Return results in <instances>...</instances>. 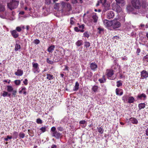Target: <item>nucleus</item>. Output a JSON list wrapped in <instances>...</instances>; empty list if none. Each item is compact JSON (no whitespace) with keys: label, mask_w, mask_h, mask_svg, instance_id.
<instances>
[{"label":"nucleus","mask_w":148,"mask_h":148,"mask_svg":"<svg viewBox=\"0 0 148 148\" xmlns=\"http://www.w3.org/2000/svg\"><path fill=\"white\" fill-rule=\"evenodd\" d=\"M18 3L19 2L18 1L12 0L11 2L8 3L7 6L8 8L12 10L17 8Z\"/></svg>","instance_id":"obj_1"},{"label":"nucleus","mask_w":148,"mask_h":148,"mask_svg":"<svg viewBox=\"0 0 148 148\" xmlns=\"http://www.w3.org/2000/svg\"><path fill=\"white\" fill-rule=\"evenodd\" d=\"M131 3L133 7L136 9H139L140 8L141 3L140 0H132Z\"/></svg>","instance_id":"obj_2"},{"label":"nucleus","mask_w":148,"mask_h":148,"mask_svg":"<svg viewBox=\"0 0 148 148\" xmlns=\"http://www.w3.org/2000/svg\"><path fill=\"white\" fill-rule=\"evenodd\" d=\"M100 3L103 4L104 7L103 11L105 12L110 9V4L107 2V0H100Z\"/></svg>","instance_id":"obj_3"},{"label":"nucleus","mask_w":148,"mask_h":148,"mask_svg":"<svg viewBox=\"0 0 148 148\" xmlns=\"http://www.w3.org/2000/svg\"><path fill=\"white\" fill-rule=\"evenodd\" d=\"M112 27L114 29H116L119 27L121 26L120 23L116 20L112 21Z\"/></svg>","instance_id":"obj_4"},{"label":"nucleus","mask_w":148,"mask_h":148,"mask_svg":"<svg viewBox=\"0 0 148 148\" xmlns=\"http://www.w3.org/2000/svg\"><path fill=\"white\" fill-rule=\"evenodd\" d=\"M9 16V13L7 12H5L2 14H0V17L2 18H7Z\"/></svg>","instance_id":"obj_5"},{"label":"nucleus","mask_w":148,"mask_h":148,"mask_svg":"<svg viewBox=\"0 0 148 148\" xmlns=\"http://www.w3.org/2000/svg\"><path fill=\"white\" fill-rule=\"evenodd\" d=\"M112 21H108L107 20H105L103 21V24L107 27L112 26Z\"/></svg>","instance_id":"obj_6"},{"label":"nucleus","mask_w":148,"mask_h":148,"mask_svg":"<svg viewBox=\"0 0 148 148\" xmlns=\"http://www.w3.org/2000/svg\"><path fill=\"white\" fill-rule=\"evenodd\" d=\"M114 74L113 71L112 70L108 69L106 71V75L109 78Z\"/></svg>","instance_id":"obj_7"},{"label":"nucleus","mask_w":148,"mask_h":148,"mask_svg":"<svg viewBox=\"0 0 148 148\" xmlns=\"http://www.w3.org/2000/svg\"><path fill=\"white\" fill-rule=\"evenodd\" d=\"M61 4L63 6L65 5V6L67 8V10L68 11H69L71 10V6L70 4L69 3L65 4V3L64 2H62L61 3Z\"/></svg>","instance_id":"obj_8"},{"label":"nucleus","mask_w":148,"mask_h":148,"mask_svg":"<svg viewBox=\"0 0 148 148\" xmlns=\"http://www.w3.org/2000/svg\"><path fill=\"white\" fill-rule=\"evenodd\" d=\"M114 16L113 12L110 11L108 12L107 14V18L109 19L113 18Z\"/></svg>","instance_id":"obj_9"},{"label":"nucleus","mask_w":148,"mask_h":148,"mask_svg":"<svg viewBox=\"0 0 148 148\" xmlns=\"http://www.w3.org/2000/svg\"><path fill=\"white\" fill-rule=\"evenodd\" d=\"M12 36L15 38H17L19 36L16 30H14L10 32Z\"/></svg>","instance_id":"obj_10"},{"label":"nucleus","mask_w":148,"mask_h":148,"mask_svg":"<svg viewBox=\"0 0 148 148\" xmlns=\"http://www.w3.org/2000/svg\"><path fill=\"white\" fill-rule=\"evenodd\" d=\"M92 18L93 20V21L94 23H96L97 22L98 18V17L96 15V14L95 13H92Z\"/></svg>","instance_id":"obj_11"},{"label":"nucleus","mask_w":148,"mask_h":148,"mask_svg":"<svg viewBox=\"0 0 148 148\" xmlns=\"http://www.w3.org/2000/svg\"><path fill=\"white\" fill-rule=\"evenodd\" d=\"M90 67L91 69L93 71H95L97 68V66L95 63H92L90 64Z\"/></svg>","instance_id":"obj_12"},{"label":"nucleus","mask_w":148,"mask_h":148,"mask_svg":"<svg viewBox=\"0 0 148 148\" xmlns=\"http://www.w3.org/2000/svg\"><path fill=\"white\" fill-rule=\"evenodd\" d=\"M141 77L143 78H146L148 77V74L147 72L145 71H143L141 74Z\"/></svg>","instance_id":"obj_13"},{"label":"nucleus","mask_w":148,"mask_h":148,"mask_svg":"<svg viewBox=\"0 0 148 148\" xmlns=\"http://www.w3.org/2000/svg\"><path fill=\"white\" fill-rule=\"evenodd\" d=\"M23 73V71L20 69H18L17 71L15 73V75L18 76H21L22 75Z\"/></svg>","instance_id":"obj_14"},{"label":"nucleus","mask_w":148,"mask_h":148,"mask_svg":"<svg viewBox=\"0 0 148 148\" xmlns=\"http://www.w3.org/2000/svg\"><path fill=\"white\" fill-rule=\"evenodd\" d=\"M52 135L53 136H54L57 138H59L60 137L61 134L59 133L56 131L53 132Z\"/></svg>","instance_id":"obj_15"},{"label":"nucleus","mask_w":148,"mask_h":148,"mask_svg":"<svg viewBox=\"0 0 148 148\" xmlns=\"http://www.w3.org/2000/svg\"><path fill=\"white\" fill-rule=\"evenodd\" d=\"M116 4H121V6H123L125 4L124 0H115Z\"/></svg>","instance_id":"obj_16"},{"label":"nucleus","mask_w":148,"mask_h":148,"mask_svg":"<svg viewBox=\"0 0 148 148\" xmlns=\"http://www.w3.org/2000/svg\"><path fill=\"white\" fill-rule=\"evenodd\" d=\"M21 90H20L19 91V93H21L22 92H23V93L25 95L26 94V89L25 88V87L24 86L22 87H21Z\"/></svg>","instance_id":"obj_17"},{"label":"nucleus","mask_w":148,"mask_h":148,"mask_svg":"<svg viewBox=\"0 0 148 148\" xmlns=\"http://www.w3.org/2000/svg\"><path fill=\"white\" fill-rule=\"evenodd\" d=\"M123 93L122 89L117 88L116 89V93L117 95H121L123 94Z\"/></svg>","instance_id":"obj_18"},{"label":"nucleus","mask_w":148,"mask_h":148,"mask_svg":"<svg viewBox=\"0 0 148 148\" xmlns=\"http://www.w3.org/2000/svg\"><path fill=\"white\" fill-rule=\"evenodd\" d=\"M118 4H116V6L115 8L116 11L118 13L120 12L121 10V8Z\"/></svg>","instance_id":"obj_19"},{"label":"nucleus","mask_w":148,"mask_h":148,"mask_svg":"<svg viewBox=\"0 0 148 148\" xmlns=\"http://www.w3.org/2000/svg\"><path fill=\"white\" fill-rule=\"evenodd\" d=\"M32 65L33 67V71L34 73H36V71H37V63L33 62L32 63Z\"/></svg>","instance_id":"obj_20"},{"label":"nucleus","mask_w":148,"mask_h":148,"mask_svg":"<svg viewBox=\"0 0 148 148\" xmlns=\"http://www.w3.org/2000/svg\"><path fill=\"white\" fill-rule=\"evenodd\" d=\"M5 10V6L1 3H0V12H3Z\"/></svg>","instance_id":"obj_21"},{"label":"nucleus","mask_w":148,"mask_h":148,"mask_svg":"<svg viewBox=\"0 0 148 148\" xmlns=\"http://www.w3.org/2000/svg\"><path fill=\"white\" fill-rule=\"evenodd\" d=\"M47 61L48 63L52 64H53L54 62H56V61L55 60L53 59L52 60L51 58H47Z\"/></svg>","instance_id":"obj_22"},{"label":"nucleus","mask_w":148,"mask_h":148,"mask_svg":"<svg viewBox=\"0 0 148 148\" xmlns=\"http://www.w3.org/2000/svg\"><path fill=\"white\" fill-rule=\"evenodd\" d=\"M130 121H131L132 123L133 124H137L138 123L137 120L134 118H130Z\"/></svg>","instance_id":"obj_23"},{"label":"nucleus","mask_w":148,"mask_h":148,"mask_svg":"<svg viewBox=\"0 0 148 148\" xmlns=\"http://www.w3.org/2000/svg\"><path fill=\"white\" fill-rule=\"evenodd\" d=\"M134 8L133 6L129 5L127 7V10L129 12H132L134 10Z\"/></svg>","instance_id":"obj_24"},{"label":"nucleus","mask_w":148,"mask_h":148,"mask_svg":"<svg viewBox=\"0 0 148 148\" xmlns=\"http://www.w3.org/2000/svg\"><path fill=\"white\" fill-rule=\"evenodd\" d=\"M142 6L144 8H145L148 5V3L147 1L145 0H143L142 2Z\"/></svg>","instance_id":"obj_25"},{"label":"nucleus","mask_w":148,"mask_h":148,"mask_svg":"<svg viewBox=\"0 0 148 148\" xmlns=\"http://www.w3.org/2000/svg\"><path fill=\"white\" fill-rule=\"evenodd\" d=\"M128 102L129 103H132L134 101V98L132 97H130L128 99Z\"/></svg>","instance_id":"obj_26"},{"label":"nucleus","mask_w":148,"mask_h":148,"mask_svg":"<svg viewBox=\"0 0 148 148\" xmlns=\"http://www.w3.org/2000/svg\"><path fill=\"white\" fill-rule=\"evenodd\" d=\"M79 84L77 82H76L75 85L73 89V90L74 91H76L79 88Z\"/></svg>","instance_id":"obj_27"},{"label":"nucleus","mask_w":148,"mask_h":148,"mask_svg":"<svg viewBox=\"0 0 148 148\" xmlns=\"http://www.w3.org/2000/svg\"><path fill=\"white\" fill-rule=\"evenodd\" d=\"M145 103H141L138 105V107L139 110H140L142 108H144L145 107Z\"/></svg>","instance_id":"obj_28"},{"label":"nucleus","mask_w":148,"mask_h":148,"mask_svg":"<svg viewBox=\"0 0 148 148\" xmlns=\"http://www.w3.org/2000/svg\"><path fill=\"white\" fill-rule=\"evenodd\" d=\"M7 90L9 92H12L13 90V88L10 86H7Z\"/></svg>","instance_id":"obj_29"},{"label":"nucleus","mask_w":148,"mask_h":148,"mask_svg":"<svg viewBox=\"0 0 148 148\" xmlns=\"http://www.w3.org/2000/svg\"><path fill=\"white\" fill-rule=\"evenodd\" d=\"M86 75L87 76V78L90 79L92 75V73L91 72H87Z\"/></svg>","instance_id":"obj_30"},{"label":"nucleus","mask_w":148,"mask_h":148,"mask_svg":"<svg viewBox=\"0 0 148 148\" xmlns=\"http://www.w3.org/2000/svg\"><path fill=\"white\" fill-rule=\"evenodd\" d=\"M47 78L49 80H51L53 79L54 77H53V76L49 74H47Z\"/></svg>","instance_id":"obj_31"},{"label":"nucleus","mask_w":148,"mask_h":148,"mask_svg":"<svg viewBox=\"0 0 148 148\" xmlns=\"http://www.w3.org/2000/svg\"><path fill=\"white\" fill-rule=\"evenodd\" d=\"M76 45L78 47H79L82 44V41L81 40H78L76 42Z\"/></svg>","instance_id":"obj_32"},{"label":"nucleus","mask_w":148,"mask_h":148,"mask_svg":"<svg viewBox=\"0 0 148 148\" xmlns=\"http://www.w3.org/2000/svg\"><path fill=\"white\" fill-rule=\"evenodd\" d=\"M54 46L52 45L49 47L48 49V51L49 52H52V51L54 50Z\"/></svg>","instance_id":"obj_33"},{"label":"nucleus","mask_w":148,"mask_h":148,"mask_svg":"<svg viewBox=\"0 0 148 148\" xmlns=\"http://www.w3.org/2000/svg\"><path fill=\"white\" fill-rule=\"evenodd\" d=\"M146 97V95L144 94H142L139 95H138L137 97L139 99H141L142 97L145 98Z\"/></svg>","instance_id":"obj_34"},{"label":"nucleus","mask_w":148,"mask_h":148,"mask_svg":"<svg viewBox=\"0 0 148 148\" xmlns=\"http://www.w3.org/2000/svg\"><path fill=\"white\" fill-rule=\"evenodd\" d=\"M20 49H21L20 45L19 44H16L15 45V51H17L18 50Z\"/></svg>","instance_id":"obj_35"},{"label":"nucleus","mask_w":148,"mask_h":148,"mask_svg":"<svg viewBox=\"0 0 148 148\" xmlns=\"http://www.w3.org/2000/svg\"><path fill=\"white\" fill-rule=\"evenodd\" d=\"M98 131V132L100 133L101 134H102L103 132V130L101 127H97Z\"/></svg>","instance_id":"obj_36"},{"label":"nucleus","mask_w":148,"mask_h":148,"mask_svg":"<svg viewBox=\"0 0 148 148\" xmlns=\"http://www.w3.org/2000/svg\"><path fill=\"white\" fill-rule=\"evenodd\" d=\"M60 5V3H56L54 6V8L55 9L59 10Z\"/></svg>","instance_id":"obj_37"},{"label":"nucleus","mask_w":148,"mask_h":148,"mask_svg":"<svg viewBox=\"0 0 148 148\" xmlns=\"http://www.w3.org/2000/svg\"><path fill=\"white\" fill-rule=\"evenodd\" d=\"M18 135V133L16 132H14L13 133V138H16Z\"/></svg>","instance_id":"obj_38"},{"label":"nucleus","mask_w":148,"mask_h":148,"mask_svg":"<svg viewBox=\"0 0 148 148\" xmlns=\"http://www.w3.org/2000/svg\"><path fill=\"white\" fill-rule=\"evenodd\" d=\"M84 36L85 37L88 38L90 36V35L88 32H86L84 33Z\"/></svg>","instance_id":"obj_39"},{"label":"nucleus","mask_w":148,"mask_h":148,"mask_svg":"<svg viewBox=\"0 0 148 148\" xmlns=\"http://www.w3.org/2000/svg\"><path fill=\"white\" fill-rule=\"evenodd\" d=\"M98 88V87L97 86H94L92 88V89L94 92H96L97 91Z\"/></svg>","instance_id":"obj_40"},{"label":"nucleus","mask_w":148,"mask_h":148,"mask_svg":"<svg viewBox=\"0 0 148 148\" xmlns=\"http://www.w3.org/2000/svg\"><path fill=\"white\" fill-rule=\"evenodd\" d=\"M123 100L125 102V101H127L128 99V96L127 95H125L122 98Z\"/></svg>","instance_id":"obj_41"},{"label":"nucleus","mask_w":148,"mask_h":148,"mask_svg":"<svg viewBox=\"0 0 148 148\" xmlns=\"http://www.w3.org/2000/svg\"><path fill=\"white\" fill-rule=\"evenodd\" d=\"M14 82L16 85H18L21 83V81L19 80H16L14 81Z\"/></svg>","instance_id":"obj_42"},{"label":"nucleus","mask_w":148,"mask_h":148,"mask_svg":"<svg viewBox=\"0 0 148 148\" xmlns=\"http://www.w3.org/2000/svg\"><path fill=\"white\" fill-rule=\"evenodd\" d=\"M90 46V43L89 42H85L84 46L86 48L89 47Z\"/></svg>","instance_id":"obj_43"},{"label":"nucleus","mask_w":148,"mask_h":148,"mask_svg":"<svg viewBox=\"0 0 148 148\" xmlns=\"http://www.w3.org/2000/svg\"><path fill=\"white\" fill-rule=\"evenodd\" d=\"M19 137L21 138H23L25 136V134L24 133L21 132L19 134Z\"/></svg>","instance_id":"obj_44"},{"label":"nucleus","mask_w":148,"mask_h":148,"mask_svg":"<svg viewBox=\"0 0 148 148\" xmlns=\"http://www.w3.org/2000/svg\"><path fill=\"white\" fill-rule=\"evenodd\" d=\"M73 17H71L70 20V23L71 25H73L74 24V21L73 20Z\"/></svg>","instance_id":"obj_45"},{"label":"nucleus","mask_w":148,"mask_h":148,"mask_svg":"<svg viewBox=\"0 0 148 148\" xmlns=\"http://www.w3.org/2000/svg\"><path fill=\"white\" fill-rule=\"evenodd\" d=\"M116 86L118 87H119L122 85V83L121 82V81H118L117 82Z\"/></svg>","instance_id":"obj_46"},{"label":"nucleus","mask_w":148,"mask_h":148,"mask_svg":"<svg viewBox=\"0 0 148 148\" xmlns=\"http://www.w3.org/2000/svg\"><path fill=\"white\" fill-rule=\"evenodd\" d=\"M98 29L99 30L98 33L99 34H101V32H103L104 30L103 29L101 28L100 27L98 28Z\"/></svg>","instance_id":"obj_47"},{"label":"nucleus","mask_w":148,"mask_h":148,"mask_svg":"<svg viewBox=\"0 0 148 148\" xmlns=\"http://www.w3.org/2000/svg\"><path fill=\"white\" fill-rule=\"evenodd\" d=\"M40 130H41L42 132H45L46 130V128L45 127H42L40 128Z\"/></svg>","instance_id":"obj_48"},{"label":"nucleus","mask_w":148,"mask_h":148,"mask_svg":"<svg viewBox=\"0 0 148 148\" xmlns=\"http://www.w3.org/2000/svg\"><path fill=\"white\" fill-rule=\"evenodd\" d=\"M8 95V92L5 91H3V93H2V95L3 97H6V96Z\"/></svg>","instance_id":"obj_49"},{"label":"nucleus","mask_w":148,"mask_h":148,"mask_svg":"<svg viewBox=\"0 0 148 148\" xmlns=\"http://www.w3.org/2000/svg\"><path fill=\"white\" fill-rule=\"evenodd\" d=\"M16 31H18V32H20L21 31V27H17L16 28Z\"/></svg>","instance_id":"obj_50"},{"label":"nucleus","mask_w":148,"mask_h":148,"mask_svg":"<svg viewBox=\"0 0 148 148\" xmlns=\"http://www.w3.org/2000/svg\"><path fill=\"white\" fill-rule=\"evenodd\" d=\"M12 138V136H7L6 138H4V140L5 141H8V139H10Z\"/></svg>","instance_id":"obj_51"},{"label":"nucleus","mask_w":148,"mask_h":148,"mask_svg":"<svg viewBox=\"0 0 148 148\" xmlns=\"http://www.w3.org/2000/svg\"><path fill=\"white\" fill-rule=\"evenodd\" d=\"M144 61L148 62V55H147L144 56L143 58Z\"/></svg>","instance_id":"obj_52"},{"label":"nucleus","mask_w":148,"mask_h":148,"mask_svg":"<svg viewBox=\"0 0 148 148\" xmlns=\"http://www.w3.org/2000/svg\"><path fill=\"white\" fill-rule=\"evenodd\" d=\"M99 81L101 83H103L105 82L106 79H99Z\"/></svg>","instance_id":"obj_53"},{"label":"nucleus","mask_w":148,"mask_h":148,"mask_svg":"<svg viewBox=\"0 0 148 148\" xmlns=\"http://www.w3.org/2000/svg\"><path fill=\"white\" fill-rule=\"evenodd\" d=\"M71 3L74 4H75L78 3L77 0H71Z\"/></svg>","instance_id":"obj_54"},{"label":"nucleus","mask_w":148,"mask_h":148,"mask_svg":"<svg viewBox=\"0 0 148 148\" xmlns=\"http://www.w3.org/2000/svg\"><path fill=\"white\" fill-rule=\"evenodd\" d=\"M12 92V95L15 97L16 95V93L17 92V91L16 90H13Z\"/></svg>","instance_id":"obj_55"},{"label":"nucleus","mask_w":148,"mask_h":148,"mask_svg":"<svg viewBox=\"0 0 148 148\" xmlns=\"http://www.w3.org/2000/svg\"><path fill=\"white\" fill-rule=\"evenodd\" d=\"M51 131L53 132H56V128L54 127H53L51 128Z\"/></svg>","instance_id":"obj_56"},{"label":"nucleus","mask_w":148,"mask_h":148,"mask_svg":"<svg viewBox=\"0 0 148 148\" xmlns=\"http://www.w3.org/2000/svg\"><path fill=\"white\" fill-rule=\"evenodd\" d=\"M51 0H48V1L45 0V3L47 5H49L51 3Z\"/></svg>","instance_id":"obj_57"},{"label":"nucleus","mask_w":148,"mask_h":148,"mask_svg":"<svg viewBox=\"0 0 148 148\" xmlns=\"http://www.w3.org/2000/svg\"><path fill=\"white\" fill-rule=\"evenodd\" d=\"M78 27L79 28L84 29V24H83L81 25H79Z\"/></svg>","instance_id":"obj_58"},{"label":"nucleus","mask_w":148,"mask_h":148,"mask_svg":"<svg viewBox=\"0 0 148 148\" xmlns=\"http://www.w3.org/2000/svg\"><path fill=\"white\" fill-rule=\"evenodd\" d=\"M42 123V121L40 119H38V123L41 124Z\"/></svg>","instance_id":"obj_59"},{"label":"nucleus","mask_w":148,"mask_h":148,"mask_svg":"<svg viewBox=\"0 0 148 148\" xmlns=\"http://www.w3.org/2000/svg\"><path fill=\"white\" fill-rule=\"evenodd\" d=\"M140 49L139 48H138L137 49L136 53L137 54V55L138 56L139 55V53L140 52Z\"/></svg>","instance_id":"obj_60"},{"label":"nucleus","mask_w":148,"mask_h":148,"mask_svg":"<svg viewBox=\"0 0 148 148\" xmlns=\"http://www.w3.org/2000/svg\"><path fill=\"white\" fill-rule=\"evenodd\" d=\"M27 80L26 79H25L24 81H23V82L25 85H27Z\"/></svg>","instance_id":"obj_61"},{"label":"nucleus","mask_w":148,"mask_h":148,"mask_svg":"<svg viewBox=\"0 0 148 148\" xmlns=\"http://www.w3.org/2000/svg\"><path fill=\"white\" fill-rule=\"evenodd\" d=\"M74 29L77 32H78L80 31V29H79L77 27H75L74 28Z\"/></svg>","instance_id":"obj_62"},{"label":"nucleus","mask_w":148,"mask_h":148,"mask_svg":"<svg viewBox=\"0 0 148 148\" xmlns=\"http://www.w3.org/2000/svg\"><path fill=\"white\" fill-rule=\"evenodd\" d=\"M86 122V121L84 120L81 121H79V123L80 124H84Z\"/></svg>","instance_id":"obj_63"},{"label":"nucleus","mask_w":148,"mask_h":148,"mask_svg":"<svg viewBox=\"0 0 148 148\" xmlns=\"http://www.w3.org/2000/svg\"><path fill=\"white\" fill-rule=\"evenodd\" d=\"M57 147V146L56 145H53L51 146V148H56Z\"/></svg>","instance_id":"obj_64"}]
</instances>
